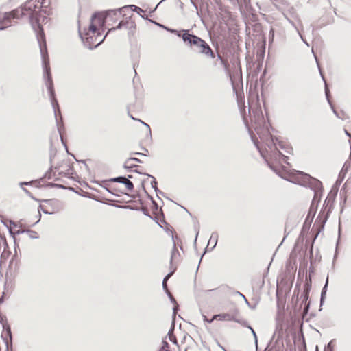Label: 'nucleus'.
Here are the masks:
<instances>
[{
	"instance_id": "obj_1",
	"label": "nucleus",
	"mask_w": 351,
	"mask_h": 351,
	"mask_svg": "<svg viewBox=\"0 0 351 351\" xmlns=\"http://www.w3.org/2000/svg\"><path fill=\"white\" fill-rule=\"evenodd\" d=\"M38 5H35L33 2L28 1L24 5L12 10L11 12H7L3 13V16L0 19L1 23H11L12 19H19L23 16L27 14L29 15V21L31 23L32 28L34 29L37 40L39 43L40 51L43 59V66L44 69V77L45 78V84L48 88L51 102L52 107L54 110V114L56 121V125L58 130L61 137V141L64 145L65 147L66 145L64 142L62 136L61 128L64 127L62 117L60 113V109L58 105V102L56 99L55 91L53 88V84L51 77L50 66H49V58L47 50V44L45 40V36L43 28L42 27L40 21L42 17L41 12H43L45 14H49L46 10H42L37 12L36 10L38 8Z\"/></svg>"
},
{
	"instance_id": "obj_2",
	"label": "nucleus",
	"mask_w": 351,
	"mask_h": 351,
	"mask_svg": "<svg viewBox=\"0 0 351 351\" xmlns=\"http://www.w3.org/2000/svg\"><path fill=\"white\" fill-rule=\"evenodd\" d=\"M183 42L191 48L193 47H195L199 53L204 55L207 58L213 59L215 57L210 45L205 40L195 34L185 32L183 36Z\"/></svg>"
},
{
	"instance_id": "obj_3",
	"label": "nucleus",
	"mask_w": 351,
	"mask_h": 351,
	"mask_svg": "<svg viewBox=\"0 0 351 351\" xmlns=\"http://www.w3.org/2000/svg\"><path fill=\"white\" fill-rule=\"evenodd\" d=\"M131 8V10L134 12H136L137 13L143 12L144 11L139 7L134 5H126L123 6L121 8L117 9V10H108L104 16L103 14L99 13H94L91 17V20L93 21L95 19L98 18L99 21L102 23L105 22V20L109 17L111 16L112 14L113 16H117L118 14H121V12L123 11L125 9Z\"/></svg>"
},
{
	"instance_id": "obj_4",
	"label": "nucleus",
	"mask_w": 351,
	"mask_h": 351,
	"mask_svg": "<svg viewBox=\"0 0 351 351\" xmlns=\"http://www.w3.org/2000/svg\"><path fill=\"white\" fill-rule=\"evenodd\" d=\"M304 176L306 178H308V179L311 180V182L313 184V190H314L313 201H315L317 198H318L321 196L322 191V184L318 180L313 178L307 174H304Z\"/></svg>"
},
{
	"instance_id": "obj_5",
	"label": "nucleus",
	"mask_w": 351,
	"mask_h": 351,
	"mask_svg": "<svg viewBox=\"0 0 351 351\" xmlns=\"http://www.w3.org/2000/svg\"><path fill=\"white\" fill-rule=\"evenodd\" d=\"M55 169L58 171L59 175L64 176H69L71 174V171L72 170L67 162H64L61 165L56 166Z\"/></svg>"
},
{
	"instance_id": "obj_6",
	"label": "nucleus",
	"mask_w": 351,
	"mask_h": 351,
	"mask_svg": "<svg viewBox=\"0 0 351 351\" xmlns=\"http://www.w3.org/2000/svg\"><path fill=\"white\" fill-rule=\"evenodd\" d=\"M333 201H334V198L332 197H328L326 199L325 202H324V204H326V208L328 207V211H327V215L324 217V220L322 221V225H321V226L319 228V230L318 231V233L315 237V239H316V237H317V234L324 229V223L327 221L328 213L330 212V210L332 209V204L333 203Z\"/></svg>"
},
{
	"instance_id": "obj_7",
	"label": "nucleus",
	"mask_w": 351,
	"mask_h": 351,
	"mask_svg": "<svg viewBox=\"0 0 351 351\" xmlns=\"http://www.w3.org/2000/svg\"><path fill=\"white\" fill-rule=\"evenodd\" d=\"M108 35V33L104 36V37L103 38V39L101 40H100L97 44L95 45L93 47L91 45V43L93 42V36H87L86 38V40H84V38L82 36V35L81 34V33H80V38H82V40H83L84 42V45L88 48V49H93V48H95L97 47L99 44H101L104 40L105 39V38Z\"/></svg>"
},
{
	"instance_id": "obj_8",
	"label": "nucleus",
	"mask_w": 351,
	"mask_h": 351,
	"mask_svg": "<svg viewBox=\"0 0 351 351\" xmlns=\"http://www.w3.org/2000/svg\"><path fill=\"white\" fill-rule=\"evenodd\" d=\"M213 319L239 322L238 319L234 318V315L229 313H221L215 315L213 317Z\"/></svg>"
},
{
	"instance_id": "obj_9",
	"label": "nucleus",
	"mask_w": 351,
	"mask_h": 351,
	"mask_svg": "<svg viewBox=\"0 0 351 351\" xmlns=\"http://www.w3.org/2000/svg\"><path fill=\"white\" fill-rule=\"evenodd\" d=\"M6 332H7L8 335L9 336V339H10L9 341L8 340L5 341V343L6 346V351H13L12 350V335L11 328L9 326H8L6 328Z\"/></svg>"
},
{
	"instance_id": "obj_10",
	"label": "nucleus",
	"mask_w": 351,
	"mask_h": 351,
	"mask_svg": "<svg viewBox=\"0 0 351 351\" xmlns=\"http://www.w3.org/2000/svg\"><path fill=\"white\" fill-rule=\"evenodd\" d=\"M328 285V276H327V278H326L325 285H324V287L322 288V290L321 292V297H320V305L321 306L322 305V304L324 301L326 291H327Z\"/></svg>"
},
{
	"instance_id": "obj_11",
	"label": "nucleus",
	"mask_w": 351,
	"mask_h": 351,
	"mask_svg": "<svg viewBox=\"0 0 351 351\" xmlns=\"http://www.w3.org/2000/svg\"><path fill=\"white\" fill-rule=\"evenodd\" d=\"M176 271V269H174L173 270H172L171 271H170L167 275H166V276L164 278L163 280H162V287L165 290V291H167V289H168L167 288V281L168 280V279L173 274V273L175 272Z\"/></svg>"
},
{
	"instance_id": "obj_12",
	"label": "nucleus",
	"mask_w": 351,
	"mask_h": 351,
	"mask_svg": "<svg viewBox=\"0 0 351 351\" xmlns=\"http://www.w3.org/2000/svg\"><path fill=\"white\" fill-rule=\"evenodd\" d=\"M145 175L147 176L152 178V181L151 182L152 187L154 189V190L155 191L156 194H158V191H159V189H158V186H157L158 183H157L155 178L149 174H147V173H146Z\"/></svg>"
},
{
	"instance_id": "obj_13",
	"label": "nucleus",
	"mask_w": 351,
	"mask_h": 351,
	"mask_svg": "<svg viewBox=\"0 0 351 351\" xmlns=\"http://www.w3.org/2000/svg\"><path fill=\"white\" fill-rule=\"evenodd\" d=\"M217 240H218V234L215 232H213L210 236V240H209V242L214 241V245H213L212 249H213L216 246V245L217 243Z\"/></svg>"
},
{
	"instance_id": "obj_14",
	"label": "nucleus",
	"mask_w": 351,
	"mask_h": 351,
	"mask_svg": "<svg viewBox=\"0 0 351 351\" xmlns=\"http://www.w3.org/2000/svg\"><path fill=\"white\" fill-rule=\"evenodd\" d=\"M310 288L306 287L303 293H302L301 297L303 298V302H306L308 297H309Z\"/></svg>"
},
{
	"instance_id": "obj_15",
	"label": "nucleus",
	"mask_w": 351,
	"mask_h": 351,
	"mask_svg": "<svg viewBox=\"0 0 351 351\" xmlns=\"http://www.w3.org/2000/svg\"><path fill=\"white\" fill-rule=\"evenodd\" d=\"M125 179H126V178L125 176H118V177H116V178H111L110 180V181L112 182H118V183L123 184V182H125Z\"/></svg>"
},
{
	"instance_id": "obj_16",
	"label": "nucleus",
	"mask_w": 351,
	"mask_h": 351,
	"mask_svg": "<svg viewBox=\"0 0 351 351\" xmlns=\"http://www.w3.org/2000/svg\"><path fill=\"white\" fill-rule=\"evenodd\" d=\"M123 184H125L127 189L129 190L130 191H132L134 189L133 183L127 178H126L125 182H123Z\"/></svg>"
},
{
	"instance_id": "obj_17",
	"label": "nucleus",
	"mask_w": 351,
	"mask_h": 351,
	"mask_svg": "<svg viewBox=\"0 0 351 351\" xmlns=\"http://www.w3.org/2000/svg\"><path fill=\"white\" fill-rule=\"evenodd\" d=\"M173 326H172V328H171V330L169 331V333H168L169 340L171 342H173V343L177 344V339H176V336L173 334Z\"/></svg>"
},
{
	"instance_id": "obj_18",
	"label": "nucleus",
	"mask_w": 351,
	"mask_h": 351,
	"mask_svg": "<svg viewBox=\"0 0 351 351\" xmlns=\"http://www.w3.org/2000/svg\"><path fill=\"white\" fill-rule=\"evenodd\" d=\"M185 32H189V30L182 29V30L178 31L177 29H173V31H172V34H174L177 35L178 37L182 38V40H183L184 34Z\"/></svg>"
},
{
	"instance_id": "obj_19",
	"label": "nucleus",
	"mask_w": 351,
	"mask_h": 351,
	"mask_svg": "<svg viewBox=\"0 0 351 351\" xmlns=\"http://www.w3.org/2000/svg\"><path fill=\"white\" fill-rule=\"evenodd\" d=\"M324 83H325V95H326V99L328 102V104L330 105H331V101H330V90H329V88L328 87V85L326 84V82L324 81Z\"/></svg>"
},
{
	"instance_id": "obj_20",
	"label": "nucleus",
	"mask_w": 351,
	"mask_h": 351,
	"mask_svg": "<svg viewBox=\"0 0 351 351\" xmlns=\"http://www.w3.org/2000/svg\"><path fill=\"white\" fill-rule=\"evenodd\" d=\"M126 23H127V22H124L123 21H121L119 23V24H118V25H117V27H112V28L110 29L107 33L108 34V32H112V31H114V30H116V29H121L123 25H125V24Z\"/></svg>"
},
{
	"instance_id": "obj_21",
	"label": "nucleus",
	"mask_w": 351,
	"mask_h": 351,
	"mask_svg": "<svg viewBox=\"0 0 351 351\" xmlns=\"http://www.w3.org/2000/svg\"><path fill=\"white\" fill-rule=\"evenodd\" d=\"M176 255H179V252L178 250L176 249V245H173V248L171 252V264L172 263L173 259L176 257Z\"/></svg>"
},
{
	"instance_id": "obj_22",
	"label": "nucleus",
	"mask_w": 351,
	"mask_h": 351,
	"mask_svg": "<svg viewBox=\"0 0 351 351\" xmlns=\"http://www.w3.org/2000/svg\"><path fill=\"white\" fill-rule=\"evenodd\" d=\"M132 161H136V162H142V161H141L140 159H138V158H134V157H131V158H129L126 160V162H125V165H124V167H125V168H128V167L126 165H127V164H128V163H129L130 161H132Z\"/></svg>"
},
{
	"instance_id": "obj_23",
	"label": "nucleus",
	"mask_w": 351,
	"mask_h": 351,
	"mask_svg": "<svg viewBox=\"0 0 351 351\" xmlns=\"http://www.w3.org/2000/svg\"><path fill=\"white\" fill-rule=\"evenodd\" d=\"M274 38V30L273 28H271L269 33V44L270 45L273 41Z\"/></svg>"
},
{
	"instance_id": "obj_24",
	"label": "nucleus",
	"mask_w": 351,
	"mask_h": 351,
	"mask_svg": "<svg viewBox=\"0 0 351 351\" xmlns=\"http://www.w3.org/2000/svg\"><path fill=\"white\" fill-rule=\"evenodd\" d=\"M247 328H249L251 331V333H252L253 335V337L254 338V342H255V346H257V335H256V333L255 332L254 330L252 328V326H247Z\"/></svg>"
},
{
	"instance_id": "obj_25",
	"label": "nucleus",
	"mask_w": 351,
	"mask_h": 351,
	"mask_svg": "<svg viewBox=\"0 0 351 351\" xmlns=\"http://www.w3.org/2000/svg\"><path fill=\"white\" fill-rule=\"evenodd\" d=\"M11 25V23H0V31L5 29L7 27Z\"/></svg>"
},
{
	"instance_id": "obj_26",
	"label": "nucleus",
	"mask_w": 351,
	"mask_h": 351,
	"mask_svg": "<svg viewBox=\"0 0 351 351\" xmlns=\"http://www.w3.org/2000/svg\"><path fill=\"white\" fill-rule=\"evenodd\" d=\"M167 295H168V297L169 298L171 302L173 303V304H176V299L173 298V296L172 295V294L171 293V292L169 291V289H167V291H165Z\"/></svg>"
},
{
	"instance_id": "obj_27",
	"label": "nucleus",
	"mask_w": 351,
	"mask_h": 351,
	"mask_svg": "<svg viewBox=\"0 0 351 351\" xmlns=\"http://www.w3.org/2000/svg\"><path fill=\"white\" fill-rule=\"evenodd\" d=\"M51 170H52V167H51L50 169H49V171L47 172H46V173L45 174V176H44L45 178H47L48 180L51 179V178H52Z\"/></svg>"
},
{
	"instance_id": "obj_28",
	"label": "nucleus",
	"mask_w": 351,
	"mask_h": 351,
	"mask_svg": "<svg viewBox=\"0 0 351 351\" xmlns=\"http://www.w3.org/2000/svg\"><path fill=\"white\" fill-rule=\"evenodd\" d=\"M333 346H332V341H330L327 346L324 348V351H332Z\"/></svg>"
},
{
	"instance_id": "obj_29",
	"label": "nucleus",
	"mask_w": 351,
	"mask_h": 351,
	"mask_svg": "<svg viewBox=\"0 0 351 351\" xmlns=\"http://www.w3.org/2000/svg\"><path fill=\"white\" fill-rule=\"evenodd\" d=\"M89 30L92 32L93 34H95L97 31V27L93 23H91L89 26Z\"/></svg>"
},
{
	"instance_id": "obj_30",
	"label": "nucleus",
	"mask_w": 351,
	"mask_h": 351,
	"mask_svg": "<svg viewBox=\"0 0 351 351\" xmlns=\"http://www.w3.org/2000/svg\"><path fill=\"white\" fill-rule=\"evenodd\" d=\"M27 232L31 233V235H30L31 238L37 239L38 237L37 232L35 231L27 230Z\"/></svg>"
},
{
	"instance_id": "obj_31",
	"label": "nucleus",
	"mask_w": 351,
	"mask_h": 351,
	"mask_svg": "<svg viewBox=\"0 0 351 351\" xmlns=\"http://www.w3.org/2000/svg\"><path fill=\"white\" fill-rule=\"evenodd\" d=\"M190 1L191 2L192 5H193V7L195 8V9L196 10V12H197V14L198 16H199L198 6H197V3L193 0H190Z\"/></svg>"
},
{
	"instance_id": "obj_32",
	"label": "nucleus",
	"mask_w": 351,
	"mask_h": 351,
	"mask_svg": "<svg viewBox=\"0 0 351 351\" xmlns=\"http://www.w3.org/2000/svg\"><path fill=\"white\" fill-rule=\"evenodd\" d=\"M332 110V112L333 113L339 118H341L343 119L340 115L337 112V111L335 110V107L333 106L332 104L331 103V105H330Z\"/></svg>"
},
{
	"instance_id": "obj_33",
	"label": "nucleus",
	"mask_w": 351,
	"mask_h": 351,
	"mask_svg": "<svg viewBox=\"0 0 351 351\" xmlns=\"http://www.w3.org/2000/svg\"><path fill=\"white\" fill-rule=\"evenodd\" d=\"M168 348H169V343L167 341H163L162 346L161 349L164 350L165 351V350H168Z\"/></svg>"
},
{
	"instance_id": "obj_34",
	"label": "nucleus",
	"mask_w": 351,
	"mask_h": 351,
	"mask_svg": "<svg viewBox=\"0 0 351 351\" xmlns=\"http://www.w3.org/2000/svg\"><path fill=\"white\" fill-rule=\"evenodd\" d=\"M142 211L143 212L144 215L150 217L151 219H152V217H151V215H149L148 210L147 208H142Z\"/></svg>"
},
{
	"instance_id": "obj_35",
	"label": "nucleus",
	"mask_w": 351,
	"mask_h": 351,
	"mask_svg": "<svg viewBox=\"0 0 351 351\" xmlns=\"http://www.w3.org/2000/svg\"><path fill=\"white\" fill-rule=\"evenodd\" d=\"M47 185H48V186H51V187H60V188H63V186L62 185H60V184H58L49 183Z\"/></svg>"
},
{
	"instance_id": "obj_36",
	"label": "nucleus",
	"mask_w": 351,
	"mask_h": 351,
	"mask_svg": "<svg viewBox=\"0 0 351 351\" xmlns=\"http://www.w3.org/2000/svg\"><path fill=\"white\" fill-rule=\"evenodd\" d=\"M309 305H310V302H305V306H304V311L305 313H307L308 311V309H309Z\"/></svg>"
},
{
	"instance_id": "obj_37",
	"label": "nucleus",
	"mask_w": 351,
	"mask_h": 351,
	"mask_svg": "<svg viewBox=\"0 0 351 351\" xmlns=\"http://www.w3.org/2000/svg\"><path fill=\"white\" fill-rule=\"evenodd\" d=\"M278 154H279L280 155H281V156H282L283 162H285V163H287V164H289V163L287 162V159H288V157H287V156H285V155H283V154H282L280 153V152H279V151H278Z\"/></svg>"
},
{
	"instance_id": "obj_38",
	"label": "nucleus",
	"mask_w": 351,
	"mask_h": 351,
	"mask_svg": "<svg viewBox=\"0 0 351 351\" xmlns=\"http://www.w3.org/2000/svg\"><path fill=\"white\" fill-rule=\"evenodd\" d=\"M152 203L153 204L154 209L157 210L158 208V204L152 198Z\"/></svg>"
},
{
	"instance_id": "obj_39",
	"label": "nucleus",
	"mask_w": 351,
	"mask_h": 351,
	"mask_svg": "<svg viewBox=\"0 0 351 351\" xmlns=\"http://www.w3.org/2000/svg\"><path fill=\"white\" fill-rule=\"evenodd\" d=\"M176 305L174 306L173 310V315H175L178 310V304L176 303L175 304Z\"/></svg>"
},
{
	"instance_id": "obj_40",
	"label": "nucleus",
	"mask_w": 351,
	"mask_h": 351,
	"mask_svg": "<svg viewBox=\"0 0 351 351\" xmlns=\"http://www.w3.org/2000/svg\"><path fill=\"white\" fill-rule=\"evenodd\" d=\"M33 182V181H31V182H21L20 183V185L21 186H23V185H30Z\"/></svg>"
},
{
	"instance_id": "obj_41",
	"label": "nucleus",
	"mask_w": 351,
	"mask_h": 351,
	"mask_svg": "<svg viewBox=\"0 0 351 351\" xmlns=\"http://www.w3.org/2000/svg\"><path fill=\"white\" fill-rule=\"evenodd\" d=\"M141 122V123L144 125H145L147 128H148V131L149 132V134H151V129H150V127L148 124H147L146 123L142 121H140Z\"/></svg>"
},
{
	"instance_id": "obj_42",
	"label": "nucleus",
	"mask_w": 351,
	"mask_h": 351,
	"mask_svg": "<svg viewBox=\"0 0 351 351\" xmlns=\"http://www.w3.org/2000/svg\"><path fill=\"white\" fill-rule=\"evenodd\" d=\"M239 323H241L243 326H245L247 328V326H250L246 321L240 322L239 320Z\"/></svg>"
},
{
	"instance_id": "obj_43",
	"label": "nucleus",
	"mask_w": 351,
	"mask_h": 351,
	"mask_svg": "<svg viewBox=\"0 0 351 351\" xmlns=\"http://www.w3.org/2000/svg\"><path fill=\"white\" fill-rule=\"evenodd\" d=\"M195 231H196V235H195V241H194L195 244L196 243V241H197V237H198V234H199V229L198 228H195Z\"/></svg>"
},
{
	"instance_id": "obj_44",
	"label": "nucleus",
	"mask_w": 351,
	"mask_h": 351,
	"mask_svg": "<svg viewBox=\"0 0 351 351\" xmlns=\"http://www.w3.org/2000/svg\"><path fill=\"white\" fill-rule=\"evenodd\" d=\"M288 21H289V22L290 23V24H291L293 27H294L295 28V29L297 30V32H299V30H298V28L295 27V25L294 23H293L292 21L289 20V19H288Z\"/></svg>"
},
{
	"instance_id": "obj_45",
	"label": "nucleus",
	"mask_w": 351,
	"mask_h": 351,
	"mask_svg": "<svg viewBox=\"0 0 351 351\" xmlns=\"http://www.w3.org/2000/svg\"><path fill=\"white\" fill-rule=\"evenodd\" d=\"M156 195H157V197H158V198H160V197H159V196H158L159 195H162L163 197H165V193H164L163 192H162L161 191H160V190H159V191H158V194H156Z\"/></svg>"
},
{
	"instance_id": "obj_46",
	"label": "nucleus",
	"mask_w": 351,
	"mask_h": 351,
	"mask_svg": "<svg viewBox=\"0 0 351 351\" xmlns=\"http://www.w3.org/2000/svg\"><path fill=\"white\" fill-rule=\"evenodd\" d=\"M22 189H23V191L26 194H27V195H30V192H29L27 189H25V188H24V187H22Z\"/></svg>"
},
{
	"instance_id": "obj_47",
	"label": "nucleus",
	"mask_w": 351,
	"mask_h": 351,
	"mask_svg": "<svg viewBox=\"0 0 351 351\" xmlns=\"http://www.w3.org/2000/svg\"><path fill=\"white\" fill-rule=\"evenodd\" d=\"M217 57L219 59L221 60V62L225 64V60L221 58V56L219 54L217 55Z\"/></svg>"
},
{
	"instance_id": "obj_48",
	"label": "nucleus",
	"mask_w": 351,
	"mask_h": 351,
	"mask_svg": "<svg viewBox=\"0 0 351 351\" xmlns=\"http://www.w3.org/2000/svg\"><path fill=\"white\" fill-rule=\"evenodd\" d=\"M165 29H166L167 31H168V32H169L172 33V31H173V29H171V28H169V27H165Z\"/></svg>"
},
{
	"instance_id": "obj_49",
	"label": "nucleus",
	"mask_w": 351,
	"mask_h": 351,
	"mask_svg": "<svg viewBox=\"0 0 351 351\" xmlns=\"http://www.w3.org/2000/svg\"><path fill=\"white\" fill-rule=\"evenodd\" d=\"M153 23H154V24L157 25L158 26L161 27H162V28H164V29H165V25H161V24H160V23H156V22H153Z\"/></svg>"
},
{
	"instance_id": "obj_50",
	"label": "nucleus",
	"mask_w": 351,
	"mask_h": 351,
	"mask_svg": "<svg viewBox=\"0 0 351 351\" xmlns=\"http://www.w3.org/2000/svg\"><path fill=\"white\" fill-rule=\"evenodd\" d=\"M9 232L12 236V237L14 239V234L13 233L11 228L9 229Z\"/></svg>"
},
{
	"instance_id": "obj_51",
	"label": "nucleus",
	"mask_w": 351,
	"mask_h": 351,
	"mask_svg": "<svg viewBox=\"0 0 351 351\" xmlns=\"http://www.w3.org/2000/svg\"><path fill=\"white\" fill-rule=\"evenodd\" d=\"M134 154L137 156H146L145 154L141 153V152H135Z\"/></svg>"
},
{
	"instance_id": "obj_52",
	"label": "nucleus",
	"mask_w": 351,
	"mask_h": 351,
	"mask_svg": "<svg viewBox=\"0 0 351 351\" xmlns=\"http://www.w3.org/2000/svg\"><path fill=\"white\" fill-rule=\"evenodd\" d=\"M40 208L42 209L43 212L45 214H51V213L47 212V210H44L41 206H40Z\"/></svg>"
},
{
	"instance_id": "obj_53",
	"label": "nucleus",
	"mask_w": 351,
	"mask_h": 351,
	"mask_svg": "<svg viewBox=\"0 0 351 351\" xmlns=\"http://www.w3.org/2000/svg\"><path fill=\"white\" fill-rule=\"evenodd\" d=\"M344 131H345L346 134L348 136H349V137H350V136H351V134H350V133H349L346 130H344Z\"/></svg>"
},
{
	"instance_id": "obj_54",
	"label": "nucleus",
	"mask_w": 351,
	"mask_h": 351,
	"mask_svg": "<svg viewBox=\"0 0 351 351\" xmlns=\"http://www.w3.org/2000/svg\"><path fill=\"white\" fill-rule=\"evenodd\" d=\"M204 320H205V321H206V322H208V323H210L213 319H210V320H208V319L206 318V316H204Z\"/></svg>"
},
{
	"instance_id": "obj_55",
	"label": "nucleus",
	"mask_w": 351,
	"mask_h": 351,
	"mask_svg": "<svg viewBox=\"0 0 351 351\" xmlns=\"http://www.w3.org/2000/svg\"><path fill=\"white\" fill-rule=\"evenodd\" d=\"M245 303H246V304H247L250 307H251V306H250V304L249 302L247 301V300L246 298H245Z\"/></svg>"
},
{
	"instance_id": "obj_56",
	"label": "nucleus",
	"mask_w": 351,
	"mask_h": 351,
	"mask_svg": "<svg viewBox=\"0 0 351 351\" xmlns=\"http://www.w3.org/2000/svg\"><path fill=\"white\" fill-rule=\"evenodd\" d=\"M278 145H279V146H280V148H282V149H283V148H284V147H283V145H282V143H281V142H279V143H278Z\"/></svg>"
},
{
	"instance_id": "obj_57",
	"label": "nucleus",
	"mask_w": 351,
	"mask_h": 351,
	"mask_svg": "<svg viewBox=\"0 0 351 351\" xmlns=\"http://www.w3.org/2000/svg\"><path fill=\"white\" fill-rule=\"evenodd\" d=\"M23 232H24V231L18 230V231L16 232V234H20V233H23Z\"/></svg>"
},
{
	"instance_id": "obj_58",
	"label": "nucleus",
	"mask_w": 351,
	"mask_h": 351,
	"mask_svg": "<svg viewBox=\"0 0 351 351\" xmlns=\"http://www.w3.org/2000/svg\"><path fill=\"white\" fill-rule=\"evenodd\" d=\"M134 171L136 172V173H141L140 171H138V169H136Z\"/></svg>"
},
{
	"instance_id": "obj_59",
	"label": "nucleus",
	"mask_w": 351,
	"mask_h": 351,
	"mask_svg": "<svg viewBox=\"0 0 351 351\" xmlns=\"http://www.w3.org/2000/svg\"><path fill=\"white\" fill-rule=\"evenodd\" d=\"M137 167L136 165H130V166L129 167Z\"/></svg>"
},
{
	"instance_id": "obj_60",
	"label": "nucleus",
	"mask_w": 351,
	"mask_h": 351,
	"mask_svg": "<svg viewBox=\"0 0 351 351\" xmlns=\"http://www.w3.org/2000/svg\"><path fill=\"white\" fill-rule=\"evenodd\" d=\"M47 19V18L45 16H43V22H45V20Z\"/></svg>"
},
{
	"instance_id": "obj_61",
	"label": "nucleus",
	"mask_w": 351,
	"mask_h": 351,
	"mask_svg": "<svg viewBox=\"0 0 351 351\" xmlns=\"http://www.w3.org/2000/svg\"><path fill=\"white\" fill-rule=\"evenodd\" d=\"M128 179L132 178V176H131V175H128Z\"/></svg>"
},
{
	"instance_id": "obj_62",
	"label": "nucleus",
	"mask_w": 351,
	"mask_h": 351,
	"mask_svg": "<svg viewBox=\"0 0 351 351\" xmlns=\"http://www.w3.org/2000/svg\"><path fill=\"white\" fill-rule=\"evenodd\" d=\"M237 294H239V295H242V293H240L239 291H237Z\"/></svg>"
},
{
	"instance_id": "obj_63",
	"label": "nucleus",
	"mask_w": 351,
	"mask_h": 351,
	"mask_svg": "<svg viewBox=\"0 0 351 351\" xmlns=\"http://www.w3.org/2000/svg\"><path fill=\"white\" fill-rule=\"evenodd\" d=\"M241 296V298H243L244 299L246 298L243 294H242Z\"/></svg>"
},
{
	"instance_id": "obj_64",
	"label": "nucleus",
	"mask_w": 351,
	"mask_h": 351,
	"mask_svg": "<svg viewBox=\"0 0 351 351\" xmlns=\"http://www.w3.org/2000/svg\"><path fill=\"white\" fill-rule=\"evenodd\" d=\"M350 158L351 159V146H350Z\"/></svg>"
}]
</instances>
